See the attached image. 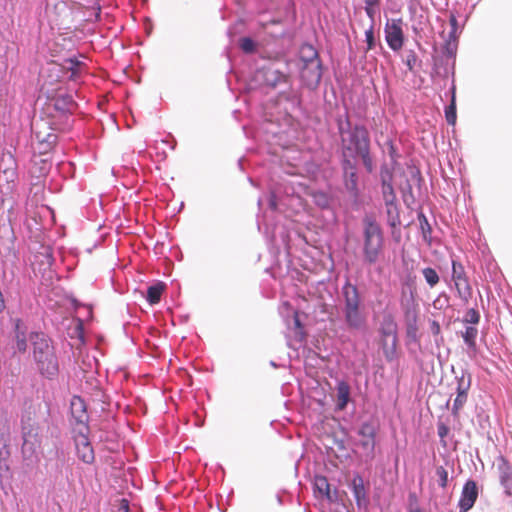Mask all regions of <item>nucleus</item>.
Listing matches in <instances>:
<instances>
[{
	"mask_svg": "<svg viewBox=\"0 0 512 512\" xmlns=\"http://www.w3.org/2000/svg\"><path fill=\"white\" fill-rule=\"evenodd\" d=\"M338 131L341 139L343 159L360 157L368 172L373 170V161L370 156V136L363 125L351 126L348 115L337 119Z\"/></svg>",
	"mask_w": 512,
	"mask_h": 512,
	"instance_id": "1",
	"label": "nucleus"
},
{
	"mask_svg": "<svg viewBox=\"0 0 512 512\" xmlns=\"http://www.w3.org/2000/svg\"><path fill=\"white\" fill-rule=\"evenodd\" d=\"M33 359L38 372L47 379H53L59 372V361L50 339L43 334L31 335Z\"/></svg>",
	"mask_w": 512,
	"mask_h": 512,
	"instance_id": "2",
	"label": "nucleus"
},
{
	"mask_svg": "<svg viewBox=\"0 0 512 512\" xmlns=\"http://www.w3.org/2000/svg\"><path fill=\"white\" fill-rule=\"evenodd\" d=\"M384 252V235L380 225L370 218L364 221L363 258L368 265L377 263Z\"/></svg>",
	"mask_w": 512,
	"mask_h": 512,
	"instance_id": "3",
	"label": "nucleus"
},
{
	"mask_svg": "<svg viewBox=\"0 0 512 512\" xmlns=\"http://www.w3.org/2000/svg\"><path fill=\"white\" fill-rule=\"evenodd\" d=\"M344 298V318L347 326L352 329H361L366 323V318L362 312L361 297L358 288L347 281L342 287Z\"/></svg>",
	"mask_w": 512,
	"mask_h": 512,
	"instance_id": "4",
	"label": "nucleus"
},
{
	"mask_svg": "<svg viewBox=\"0 0 512 512\" xmlns=\"http://www.w3.org/2000/svg\"><path fill=\"white\" fill-rule=\"evenodd\" d=\"M381 344L387 360L391 361L396 356L397 348V324L391 314L383 317L380 325Z\"/></svg>",
	"mask_w": 512,
	"mask_h": 512,
	"instance_id": "5",
	"label": "nucleus"
},
{
	"mask_svg": "<svg viewBox=\"0 0 512 512\" xmlns=\"http://www.w3.org/2000/svg\"><path fill=\"white\" fill-rule=\"evenodd\" d=\"M452 280L459 298L467 305L472 299L473 291L464 266L456 260H452Z\"/></svg>",
	"mask_w": 512,
	"mask_h": 512,
	"instance_id": "6",
	"label": "nucleus"
},
{
	"mask_svg": "<svg viewBox=\"0 0 512 512\" xmlns=\"http://www.w3.org/2000/svg\"><path fill=\"white\" fill-rule=\"evenodd\" d=\"M400 303L404 311V318L407 326V335L409 337L416 338L418 326L417 311L414 304L413 292L410 290L409 293H407V291L403 289Z\"/></svg>",
	"mask_w": 512,
	"mask_h": 512,
	"instance_id": "7",
	"label": "nucleus"
},
{
	"mask_svg": "<svg viewBox=\"0 0 512 512\" xmlns=\"http://www.w3.org/2000/svg\"><path fill=\"white\" fill-rule=\"evenodd\" d=\"M57 122H47L44 119H34L31 124L32 131L41 144H46L50 148L56 142L57 136L54 131L57 129Z\"/></svg>",
	"mask_w": 512,
	"mask_h": 512,
	"instance_id": "8",
	"label": "nucleus"
},
{
	"mask_svg": "<svg viewBox=\"0 0 512 512\" xmlns=\"http://www.w3.org/2000/svg\"><path fill=\"white\" fill-rule=\"evenodd\" d=\"M402 26V18L390 19L385 24V39L393 51H399L404 45L405 36Z\"/></svg>",
	"mask_w": 512,
	"mask_h": 512,
	"instance_id": "9",
	"label": "nucleus"
},
{
	"mask_svg": "<svg viewBox=\"0 0 512 512\" xmlns=\"http://www.w3.org/2000/svg\"><path fill=\"white\" fill-rule=\"evenodd\" d=\"M76 108L72 96L68 94L58 95L55 98L49 100L46 104V113L53 118L58 114L60 117L65 116L68 113H72Z\"/></svg>",
	"mask_w": 512,
	"mask_h": 512,
	"instance_id": "10",
	"label": "nucleus"
},
{
	"mask_svg": "<svg viewBox=\"0 0 512 512\" xmlns=\"http://www.w3.org/2000/svg\"><path fill=\"white\" fill-rule=\"evenodd\" d=\"M376 433L375 426L368 422L363 423L358 431V434L361 436L359 445L363 449L364 454L370 459L374 457Z\"/></svg>",
	"mask_w": 512,
	"mask_h": 512,
	"instance_id": "11",
	"label": "nucleus"
},
{
	"mask_svg": "<svg viewBox=\"0 0 512 512\" xmlns=\"http://www.w3.org/2000/svg\"><path fill=\"white\" fill-rule=\"evenodd\" d=\"M300 77L302 82L310 89H315L322 78L321 62H312L311 64H301Z\"/></svg>",
	"mask_w": 512,
	"mask_h": 512,
	"instance_id": "12",
	"label": "nucleus"
},
{
	"mask_svg": "<svg viewBox=\"0 0 512 512\" xmlns=\"http://www.w3.org/2000/svg\"><path fill=\"white\" fill-rule=\"evenodd\" d=\"M478 486L474 480H468L462 488L458 502L459 512H468L478 498Z\"/></svg>",
	"mask_w": 512,
	"mask_h": 512,
	"instance_id": "13",
	"label": "nucleus"
},
{
	"mask_svg": "<svg viewBox=\"0 0 512 512\" xmlns=\"http://www.w3.org/2000/svg\"><path fill=\"white\" fill-rule=\"evenodd\" d=\"M75 444L79 459L84 463L91 464L95 459V455L87 435L83 432H79L75 436Z\"/></svg>",
	"mask_w": 512,
	"mask_h": 512,
	"instance_id": "14",
	"label": "nucleus"
},
{
	"mask_svg": "<svg viewBox=\"0 0 512 512\" xmlns=\"http://www.w3.org/2000/svg\"><path fill=\"white\" fill-rule=\"evenodd\" d=\"M342 168L346 189L356 195L358 191L356 164L352 161V159H343Z\"/></svg>",
	"mask_w": 512,
	"mask_h": 512,
	"instance_id": "15",
	"label": "nucleus"
},
{
	"mask_svg": "<svg viewBox=\"0 0 512 512\" xmlns=\"http://www.w3.org/2000/svg\"><path fill=\"white\" fill-rule=\"evenodd\" d=\"M470 388V377L468 376L467 379H465L464 376L458 379L457 382V396L454 400L453 406H452V413L453 415L457 416L459 414V411L462 409L464 404L467 401L468 396V390Z\"/></svg>",
	"mask_w": 512,
	"mask_h": 512,
	"instance_id": "16",
	"label": "nucleus"
},
{
	"mask_svg": "<svg viewBox=\"0 0 512 512\" xmlns=\"http://www.w3.org/2000/svg\"><path fill=\"white\" fill-rule=\"evenodd\" d=\"M497 469L499 472V480L505 490V493L508 496H512V466H511V464L504 457H501L498 461Z\"/></svg>",
	"mask_w": 512,
	"mask_h": 512,
	"instance_id": "17",
	"label": "nucleus"
},
{
	"mask_svg": "<svg viewBox=\"0 0 512 512\" xmlns=\"http://www.w3.org/2000/svg\"><path fill=\"white\" fill-rule=\"evenodd\" d=\"M71 415L77 423L84 424L88 420L86 404L79 396H73L70 403Z\"/></svg>",
	"mask_w": 512,
	"mask_h": 512,
	"instance_id": "18",
	"label": "nucleus"
},
{
	"mask_svg": "<svg viewBox=\"0 0 512 512\" xmlns=\"http://www.w3.org/2000/svg\"><path fill=\"white\" fill-rule=\"evenodd\" d=\"M337 409L344 410L350 401V386L346 381H339L336 387Z\"/></svg>",
	"mask_w": 512,
	"mask_h": 512,
	"instance_id": "19",
	"label": "nucleus"
},
{
	"mask_svg": "<svg viewBox=\"0 0 512 512\" xmlns=\"http://www.w3.org/2000/svg\"><path fill=\"white\" fill-rule=\"evenodd\" d=\"M301 64L321 62L317 50L311 44H303L299 51Z\"/></svg>",
	"mask_w": 512,
	"mask_h": 512,
	"instance_id": "20",
	"label": "nucleus"
},
{
	"mask_svg": "<svg viewBox=\"0 0 512 512\" xmlns=\"http://www.w3.org/2000/svg\"><path fill=\"white\" fill-rule=\"evenodd\" d=\"M386 211H387V218H388V224L393 228L396 229L401 225L400 215L398 207L392 200L387 199L386 203Z\"/></svg>",
	"mask_w": 512,
	"mask_h": 512,
	"instance_id": "21",
	"label": "nucleus"
},
{
	"mask_svg": "<svg viewBox=\"0 0 512 512\" xmlns=\"http://www.w3.org/2000/svg\"><path fill=\"white\" fill-rule=\"evenodd\" d=\"M83 68L84 64L76 59H66L63 63V69L71 72V75L69 76L71 80H76L81 74Z\"/></svg>",
	"mask_w": 512,
	"mask_h": 512,
	"instance_id": "22",
	"label": "nucleus"
},
{
	"mask_svg": "<svg viewBox=\"0 0 512 512\" xmlns=\"http://www.w3.org/2000/svg\"><path fill=\"white\" fill-rule=\"evenodd\" d=\"M352 490L357 502L365 499L366 491L364 487L363 478L360 475H355L351 482Z\"/></svg>",
	"mask_w": 512,
	"mask_h": 512,
	"instance_id": "23",
	"label": "nucleus"
},
{
	"mask_svg": "<svg viewBox=\"0 0 512 512\" xmlns=\"http://www.w3.org/2000/svg\"><path fill=\"white\" fill-rule=\"evenodd\" d=\"M164 289L165 285L163 283L150 286L147 290V301L152 305L157 304L161 299Z\"/></svg>",
	"mask_w": 512,
	"mask_h": 512,
	"instance_id": "24",
	"label": "nucleus"
},
{
	"mask_svg": "<svg viewBox=\"0 0 512 512\" xmlns=\"http://www.w3.org/2000/svg\"><path fill=\"white\" fill-rule=\"evenodd\" d=\"M451 92V102L450 105L445 109V118L449 125H455L457 119L455 86L452 87Z\"/></svg>",
	"mask_w": 512,
	"mask_h": 512,
	"instance_id": "25",
	"label": "nucleus"
},
{
	"mask_svg": "<svg viewBox=\"0 0 512 512\" xmlns=\"http://www.w3.org/2000/svg\"><path fill=\"white\" fill-rule=\"evenodd\" d=\"M315 489L327 499H331L330 495V485L328 480L324 476H316L314 480Z\"/></svg>",
	"mask_w": 512,
	"mask_h": 512,
	"instance_id": "26",
	"label": "nucleus"
},
{
	"mask_svg": "<svg viewBox=\"0 0 512 512\" xmlns=\"http://www.w3.org/2000/svg\"><path fill=\"white\" fill-rule=\"evenodd\" d=\"M477 335H478V330L474 326L466 327L465 331L462 333V337L464 339V342L470 348H474L476 346Z\"/></svg>",
	"mask_w": 512,
	"mask_h": 512,
	"instance_id": "27",
	"label": "nucleus"
},
{
	"mask_svg": "<svg viewBox=\"0 0 512 512\" xmlns=\"http://www.w3.org/2000/svg\"><path fill=\"white\" fill-rule=\"evenodd\" d=\"M422 274H423V277L426 280L427 284L430 287H434L435 285H437L439 283L440 278L434 268L426 267L422 270Z\"/></svg>",
	"mask_w": 512,
	"mask_h": 512,
	"instance_id": "28",
	"label": "nucleus"
},
{
	"mask_svg": "<svg viewBox=\"0 0 512 512\" xmlns=\"http://www.w3.org/2000/svg\"><path fill=\"white\" fill-rule=\"evenodd\" d=\"M266 78L271 84L275 85L278 82H286L287 76L277 70L268 69L266 71Z\"/></svg>",
	"mask_w": 512,
	"mask_h": 512,
	"instance_id": "29",
	"label": "nucleus"
},
{
	"mask_svg": "<svg viewBox=\"0 0 512 512\" xmlns=\"http://www.w3.org/2000/svg\"><path fill=\"white\" fill-rule=\"evenodd\" d=\"M19 324H16V347L19 352L24 353L27 349L26 336L24 332H20Z\"/></svg>",
	"mask_w": 512,
	"mask_h": 512,
	"instance_id": "30",
	"label": "nucleus"
},
{
	"mask_svg": "<svg viewBox=\"0 0 512 512\" xmlns=\"http://www.w3.org/2000/svg\"><path fill=\"white\" fill-rule=\"evenodd\" d=\"M418 220L420 224V228L422 230V234L425 240L431 235L432 229L431 226L423 213H419Z\"/></svg>",
	"mask_w": 512,
	"mask_h": 512,
	"instance_id": "31",
	"label": "nucleus"
},
{
	"mask_svg": "<svg viewBox=\"0 0 512 512\" xmlns=\"http://www.w3.org/2000/svg\"><path fill=\"white\" fill-rule=\"evenodd\" d=\"M438 477V484L441 488L445 489L448 485V471L443 466H438L435 471Z\"/></svg>",
	"mask_w": 512,
	"mask_h": 512,
	"instance_id": "32",
	"label": "nucleus"
},
{
	"mask_svg": "<svg viewBox=\"0 0 512 512\" xmlns=\"http://www.w3.org/2000/svg\"><path fill=\"white\" fill-rule=\"evenodd\" d=\"M480 321V314L479 312L474 309V308H470L465 316H464V319H463V322L464 323H469V324H473V325H476L478 324Z\"/></svg>",
	"mask_w": 512,
	"mask_h": 512,
	"instance_id": "33",
	"label": "nucleus"
},
{
	"mask_svg": "<svg viewBox=\"0 0 512 512\" xmlns=\"http://www.w3.org/2000/svg\"><path fill=\"white\" fill-rule=\"evenodd\" d=\"M239 46L245 53H253L256 48L255 42L249 37L241 38Z\"/></svg>",
	"mask_w": 512,
	"mask_h": 512,
	"instance_id": "34",
	"label": "nucleus"
},
{
	"mask_svg": "<svg viewBox=\"0 0 512 512\" xmlns=\"http://www.w3.org/2000/svg\"><path fill=\"white\" fill-rule=\"evenodd\" d=\"M382 192L384 195L385 203H387V199L392 200L393 202L395 201L396 196L394 194L393 186L391 184L383 182Z\"/></svg>",
	"mask_w": 512,
	"mask_h": 512,
	"instance_id": "35",
	"label": "nucleus"
},
{
	"mask_svg": "<svg viewBox=\"0 0 512 512\" xmlns=\"http://www.w3.org/2000/svg\"><path fill=\"white\" fill-rule=\"evenodd\" d=\"M418 61V57L413 50H410L406 56L405 64L409 71H413Z\"/></svg>",
	"mask_w": 512,
	"mask_h": 512,
	"instance_id": "36",
	"label": "nucleus"
},
{
	"mask_svg": "<svg viewBox=\"0 0 512 512\" xmlns=\"http://www.w3.org/2000/svg\"><path fill=\"white\" fill-rule=\"evenodd\" d=\"M366 37V43H367V50H371L375 47V37H374V29L371 26L368 30L365 32Z\"/></svg>",
	"mask_w": 512,
	"mask_h": 512,
	"instance_id": "37",
	"label": "nucleus"
},
{
	"mask_svg": "<svg viewBox=\"0 0 512 512\" xmlns=\"http://www.w3.org/2000/svg\"><path fill=\"white\" fill-rule=\"evenodd\" d=\"M449 432V428L444 424H438V435L441 439L445 438Z\"/></svg>",
	"mask_w": 512,
	"mask_h": 512,
	"instance_id": "38",
	"label": "nucleus"
},
{
	"mask_svg": "<svg viewBox=\"0 0 512 512\" xmlns=\"http://www.w3.org/2000/svg\"><path fill=\"white\" fill-rule=\"evenodd\" d=\"M374 7H375V6H368V5H365V12H366V14H367L371 19H373V18H374V15H375Z\"/></svg>",
	"mask_w": 512,
	"mask_h": 512,
	"instance_id": "39",
	"label": "nucleus"
},
{
	"mask_svg": "<svg viewBox=\"0 0 512 512\" xmlns=\"http://www.w3.org/2000/svg\"><path fill=\"white\" fill-rule=\"evenodd\" d=\"M432 331L434 334H438L440 332V325L436 322H432Z\"/></svg>",
	"mask_w": 512,
	"mask_h": 512,
	"instance_id": "40",
	"label": "nucleus"
},
{
	"mask_svg": "<svg viewBox=\"0 0 512 512\" xmlns=\"http://www.w3.org/2000/svg\"><path fill=\"white\" fill-rule=\"evenodd\" d=\"M364 2L368 6H377L379 4V0H364Z\"/></svg>",
	"mask_w": 512,
	"mask_h": 512,
	"instance_id": "41",
	"label": "nucleus"
},
{
	"mask_svg": "<svg viewBox=\"0 0 512 512\" xmlns=\"http://www.w3.org/2000/svg\"><path fill=\"white\" fill-rule=\"evenodd\" d=\"M294 323H295L296 327L301 328V322H300V319H299L297 313H295V316H294Z\"/></svg>",
	"mask_w": 512,
	"mask_h": 512,
	"instance_id": "42",
	"label": "nucleus"
},
{
	"mask_svg": "<svg viewBox=\"0 0 512 512\" xmlns=\"http://www.w3.org/2000/svg\"><path fill=\"white\" fill-rule=\"evenodd\" d=\"M392 235H393V237H394L397 241H399V239H400V232H399V231L397 232V235H396V231H394V230H393V231H392Z\"/></svg>",
	"mask_w": 512,
	"mask_h": 512,
	"instance_id": "43",
	"label": "nucleus"
},
{
	"mask_svg": "<svg viewBox=\"0 0 512 512\" xmlns=\"http://www.w3.org/2000/svg\"><path fill=\"white\" fill-rule=\"evenodd\" d=\"M456 22H457V21H456V18H455V17H452V18H451V23H452L453 25H455V24H456Z\"/></svg>",
	"mask_w": 512,
	"mask_h": 512,
	"instance_id": "44",
	"label": "nucleus"
},
{
	"mask_svg": "<svg viewBox=\"0 0 512 512\" xmlns=\"http://www.w3.org/2000/svg\"><path fill=\"white\" fill-rule=\"evenodd\" d=\"M124 510L125 512H128V504L126 503L125 507H124Z\"/></svg>",
	"mask_w": 512,
	"mask_h": 512,
	"instance_id": "45",
	"label": "nucleus"
},
{
	"mask_svg": "<svg viewBox=\"0 0 512 512\" xmlns=\"http://www.w3.org/2000/svg\"><path fill=\"white\" fill-rule=\"evenodd\" d=\"M411 512H421V510L420 509H415V510H413Z\"/></svg>",
	"mask_w": 512,
	"mask_h": 512,
	"instance_id": "46",
	"label": "nucleus"
}]
</instances>
